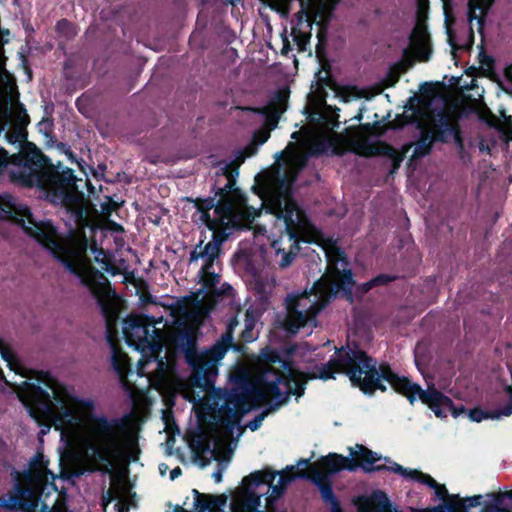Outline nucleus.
<instances>
[{
  "label": "nucleus",
  "mask_w": 512,
  "mask_h": 512,
  "mask_svg": "<svg viewBox=\"0 0 512 512\" xmlns=\"http://www.w3.org/2000/svg\"><path fill=\"white\" fill-rule=\"evenodd\" d=\"M193 202L199 212L210 211L214 208L215 214L219 217V221L222 224H225V220L230 222L235 217V200L230 195L222 193L219 189L215 191L213 197L196 198Z\"/></svg>",
  "instance_id": "10"
},
{
  "label": "nucleus",
  "mask_w": 512,
  "mask_h": 512,
  "mask_svg": "<svg viewBox=\"0 0 512 512\" xmlns=\"http://www.w3.org/2000/svg\"><path fill=\"white\" fill-rule=\"evenodd\" d=\"M383 459L386 462L391 464V465H386V468L384 469V471H391L396 474H400L404 477H408L414 481L425 484L432 489L435 488V486L438 483L429 474H425L416 469H407V468L403 467L402 465H400L394 461H391L390 458H388V457H384Z\"/></svg>",
  "instance_id": "20"
},
{
  "label": "nucleus",
  "mask_w": 512,
  "mask_h": 512,
  "mask_svg": "<svg viewBox=\"0 0 512 512\" xmlns=\"http://www.w3.org/2000/svg\"><path fill=\"white\" fill-rule=\"evenodd\" d=\"M396 276H391L389 274H379L369 280V286L370 287H377V286H384L389 284L390 282L396 280Z\"/></svg>",
  "instance_id": "38"
},
{
  "label": "nucleus",
  "mask_w": 512,
  "mask_h": 512,
  "mask_svg": "<svg viewBox=\"0 0 512 512\" xmlns=\"http://www.w3.org/2000/svg\"><path fill=\"white\" fill-rule=\"evenodd\" d=\"M253 154V148L252 147H246L241 155L240 162L244 161L246 157H250Z\"/></svg>",
  "instance_id": "54"
},
{
  "label": "nucleus",
  "mask_w": 512,
  "mask_h": 512,
  "mask_svg": "<svg viewBox=\"0 0 512 512\" xmlns=\"http://www.w3.org/2000/svg\"><path fill=\"white\" fill-rule=\"evenodd\" d=\"M276 215L284 221L285 235L273 241L271 246L275 250V263L285 269L300 253V243H312L314 240L310 236L316 231L306 212L293 199L286 200L284 206L279 205Z\"/></svg>",
  "instance_id": "6"
},
{
  "label": "nucleus",
  "mask_w": 512,
  "mask_h": 512,
  "mask_svg": "<svg viewBox=\"0 0 512 512\" xmlns=\"http://www.w3.org/2000/svg\"><path fill=\"white\" fill-rule=\"evenodd\" d=\"M495 0H468V20H477L478 31L483 33L485 18Z\"/></svg>",
  "instance_id": "23"
},
{
  "label": "nucleus",
  "mask_w": 512,
  "mask_h": 512,
  "mask_svg": "<svg viewBox=\"0 0 512 512\" xmlns=\"http://www.w3.org/2000/svg\"><path fill=\"white\" fill-rule=\"evenodd\" d=\"M238 224L235 221V217L232 219V221L228 222L225 220V224H222L219 221V224L211 230L213 232L212 234V240L214 243H219V246L222 247V244L228 239L229 233L227 232L228 229L237 227Z\"/></svg>",
  "instance_id": "31"
},
{
  "label": "nucleus",
  "mask_w": 512,
  "mask_h": 512,
  "mask_svg": "<svg viewBox=\"0 0 512 512\" xmlns=\"http://www.w3.org/2000/svg\"><path fill=\"white\" fill-rule=\"evenodd\" d=\"M421 89L424 91V93H429L433 91V84L425 82L422 84Z\"/></svg>",
  "instance_id": "57"
},
{
  "label": "nucleus",
  "mask_w": 512,
  "mask_h": 512,
  "mask_svg": "<svg viewBox=\"0 0 512 512\" xmlns=\"http://www.w3.org/2000/svg\"><path fill=\"white\" fill-rule=\"evenodd\" d=\"M238 325L237 316L231 317L221 337L211 347L201 352L197 349V339L188 328L178 330L175 338L170 340L184 354L185 361L191 368L189 382L192 387L203 392H211L214 389L219 362L230 348L240 350V346L233 343V334Z\"/></svg>",
  "instance_id": "5"
},
{
  "label": "nucleus",
  "mask_w": 512,
  "mask_h": 512,
  "mask_svg": "<svg viewBox=\"0 0 512 512\" xmlns=\"http://www.w3.org/2000/svg\"><path fill=\"white\" fill-rule=\"evenodd\" d=\"M373 499L377 503L378 506L386 507L389 505L388 498L386 494L382 491L374 492Z\"/></svg>",
  "instance_id": "48"
},
{
  "label": "nucleus",
  "mask_w": 512,
  "mask_h": 512,
  "mask_svg": "<svg viewBox=\"0 0 512 512\" xmlns=\"http://www.w3.org/2000/svg\"><path fill=\"white\" fill-rule=\"evenodd\" d=\"M201 220L209 230H213L219 224V217L217 216V219H212L209 211L201 212Z\"/></svg>",
  "instance_id": "45"
},
{
  "label": "nucleus",
  "mask_w": 512,
  "mask_h": 512,
  "mask_svg": "<svg viewBox=\"0 0 512 512\" xmlns=\"http://www.w3.org/2000/svg\"><path fill=\"white\" fill-rule=\"evenodd\" d=\"M297 477L299 479L310 480L318 487L319 491H322L325 487L332 485L330 475L319 470V467L317 466H311L310 473H307L305 470L297 471Z\"/></svg>",
  "instance_id": "27"
},
{
  "label": "nucleus",
  "mask_w": 512,
  "mask_h": 512,
  "mask_svg": "<svg viewBox=\"0 0 512 512\" xmlns=\"http://www.w3.org/2000/svg\"><path fill=\"white\" fill-rule=\"evenodd\" d=\"M20 120H21V122H22V124H23L24 126H26V125L29 123V121H30V120H29V116H28V114H27L26 110H24V111H23V115H22V117L20 118Z\"/></svg>",
  "instance_id": "59"
},
{
  "label": "nucleus",
  "mask_w": 512,
  "mask_h": 512,
  "mask_svg": "<svg viewBox=\"0 0 512 512\" xmlns=\"http://www.w3.org/2000/svg\"><path fill=\"white\" fill-rule=\"evenodd\" d=\"M413 65V58L408 48H405L403 50V58L390 65L386 75L381 79L380 85L382 90L394 87L399 82L401 75L406 73Z\"/></svg>",
  "instance_id": "17"
},
{
  "label": "nucleus",
  "mask_w": 512,
  "mask_h": 512,
  "mask_svg": "<svg viewBox=\"0 0 512 512\" xmlns=\"http://www.w3.org/2000/svg\"><path fill=\"white\" fill-rule=\"evenodd\" d=\"M480 118H481V120L485 121L487 123V125L490 127H496V125L498 123L497 117L488 108H486L485 115H482Z\"/></svg>",
  "instance_id": "47"
},
{
  "label": "nucleus",
  "mask_w": 512,
  "mask_h": 512,
  "mask_svg": "<svg viewBox=\"0 0 512 512\" xmlns=\"http://www.w3.org/2000/svg\"><path fill=\"white\" fill-rule=\"evenodd\" d=\"M55 28L58 33L68 36L73 33L74 27L69 20L61 19L57 21Z\"/></svg>",
  "instance_id": "39"
},
{
  "label": "nucleus",
  "mask_w": 512,
  "mask_h": 512,
  "mask_svg": "<svg viewBox=\"0 0 512 512\" xmlns=\"http://www.w3.org/2000/svg\"><path fill=\"white\" fill-rule=\"evenodd\" d=\"M335 253H336V256H337V260H344L345 259L344 252L340 248L335 247Z\"/></svg>",
  "instance_id": "58"
},
{
  "label": "nucleus",
  "mask_w": 512,
  "mask_h": 512,
  "mask_svg": "<svg viewBox=\"0 0 512 512\" xmlns=\"http://www.w3.org/2000/svg\"><path fill=\"white\" fill-rule=\"evenodd\" d=\"M354 140H347L343 135L335 134L329 137H321L315 140L311 147V153L314 156H320L328 153L333 156H344L351 151Z\"/></svg>",
  "instance_id": "16"
},
{
  "label": "nucleus",
  "mask_w": 512,
  "mask_h": 512,
  "mask_svg": "<svg viewBox=\"0 0 512 512\" xmlns=\"http://www.w3.org/2000/svg\"><path fill=\"white\" fill-rule=\"evenodd\" d=\"M40 512H53V510H51L47 504L43 503L40 508Z\"/></svg>",
  "instance_id": "64"
},
{
  "label": "nucleus",
  "mask_w": 512,
  "mask_h": 512,
  "mask_svg": "<svg viewBox=\"0 0 512 512\" xmlns=\"http://www.w3.org/2000/svg\"><path fill=\"white\" fill-rule=\"evenodd\" d=\"M428 37V32H427V28L426 26H420V25H417L411 36H410V40L411 42L419 47L421 50H423V53L421 54L420 56V60L421 61H428L429 59V53L430 51L427 50L426 46H425V41H426V38Z\"/></svg>",
  "instance_id": "28"
},
{
  "label": "nucleus",
  "mask_w": 512,
  "mask_h": 512,
  "mask_svg": "<svg viewBox=\"0 0 512 512\" xmlns=\"http://www.w3.org/2000/svg\"><path fill=\"white\" fill-rule=\"evenodd\" d=\"M468 416L471 421L481 422L484 419H499L503 415L498 414V409L487 411L480 407H475L468 411Z\"/></svg>",
  "instance_id": "32"
},
{
  "label": "nucleus",
  "mask_w": 512,
  "mask_h": 512,
  "mask_svg": "<svg viewBox=\"0 0 512 512\" xmlns=\"http://www.w3.org/2000/svg\"><path fill=\"white\" fill-rule=\"evenodd\" d=\"M126 341L129 345H135L142 352L150 350L152 353H157L163 347V340L161 339H126Z\"/></svg>",
  "instance_id": "30"
},
{
  "label": "nucleus",
  "mask_w": 512,
  "mask_h": 512,
  "mask_svg": "<svg viewBox=\"0 0 512 512\" xmlns=\"http://www.w3.org/2000/svg\"><path fill=\"white\" fill-rule=\"evenodd\" d=\"M257 388H259V384L249 392L232 391L227 394L226 403L223 408L231 418V420L228 421L231 427L255 406L256 403L253 401V391Z\"/></svg>",
  "instance_id": "12"
},
{
  "label": "nucleus",
  "mask_w": 512,
  "mask_h": 512,
  "mask_svg": "<svg viewBox=\"0 0 512 512\" xmlns=\"http://www.w3.org/2000/svg\"><path fill=\"white\" fill-rule=\"evenodd\" d=\"M251 486H243V495L234 498L231 506L234 512H262L258 509L261 497L250 489Z\"/></svg>",
  "instance_id": "22"
},
{
  "label": "nucleus",
  "mask_w": 512,
  "mask_h": 512,
  "mask_svg": "<svg viewBox=\"0 0 512 512\" xmlns=\"http://www.w3.org/2000/svg\"><path fill=\"white\" fill-rule=\"evenodd\" d=\"M14 212V203L10 196L1 197L0 196V215L3 218H12Z\"/></svg>",
  "instance_id": "36"
},
{
  "label": "nucleus",
  "mask_w": 512,
  "mask_h": 512,
  "mask_svg": "<svg viewBox=\"0 0 512 512\" xmlns=\"http://www.w3.org/2000/svg\"><path fill=\"white\" fill-rule=\"evenodd\" d=\"M320 493L323 501L329 503L332 506V512H342L340 503L334 494L332 485L325 487V489H322Z\"/></svg>",
  "instance_id": "34"
},
{
  "label": "nucleus",
  "mask_w": 512,
  "mask_h": 512,
  "mask_svg": "<svg viewBox=\"0 0 512 512\" xmlns=\"http://www.w3.org/2000/svg\"><path fill=\"white\" fill-rule=\"evenodd\" d=\"M299 306V301L294 299L287 307L288 313L283 323V327L287 332L292 334H296L305 326L315 324L316 316L320 310V308L316 307L315 304L310 305V307L305 310H299Z\"/></svg>",
  "instance_id": "13"
},
{
  "label": "nucleus",
  "mask_w": 512,
  "mask_h": 512,
  "mask_svg": "<svg viewBox=\"0 0 512 512\" xmlns=\"http://www.w3.org/2000/svg\"><path fill=\"white\" fill-rule=\"evenodd\" d=\"M439 131L444 134L445 141L440 143H448L453 138L455 144L460 149H464V139L462 130L457 121L451 120L450 116L445 112H440L438 115Z\"/></svg>",
  "instance_id": "19"
},
{
  "label": "nucleus",
  "mask_w": 512,
  "mask_h": 512,
  "mask_svg": "<svg viewBox=\"0 0 512 512\" xmlns=\"http://www.w3.org/2000/svg\"><path fill=\"white\" fill-rule=\"evenodd\" d=\"M433 489L435 490L436 497L444 500L445 505L450 501L451 495L448 493L445 485L437 483V485Z\"/></svg>",
  "instance_id": "43"
},
{
  "label": "nucleus",
  "mask_w": 512,
  "mask_h": 512,
  "mask_svg": "<svg viewBox=\"0 0 512 512\" xmlns=\"http://www.w3.org/2000/svg\"><path fill=\"white\" fill-rule=\"evenodd\" d=\"M260 359L263 368L259 376V388L253 391V401L264 403L268 407L248 423L247 426L252 431L261 426L268 413L285 405L290 396H303L308 380L319 378L327 381L335 379L338 373L347 375L352 385L358 387L364 394L372 395L376 390L386 392L387 387L382 383L386 381L396 393L406 397L411 405L418 398L438 418H445L448 413L456 418V406L450 397L437 390L434 385L423 390L418 383L398 375L387 362H382L377 367V361L361 349L357 342L337 349L335 357L316 367L317 372L299 371L295 368L289 352L283 356L281 352L272 348L263 349Z\"/></svg>",
  "instance_id": "1"
},
{
  "label": "nucleus",
  "mask_w": 512,
  "mask_h": 512,
  "mask_svg": "<svg viewBox=\"0 0 512 512\" xmlns=\"http://www.w3.org/2000/svg\"><path fill=\"white\" fill-rule=\"evenodd\" d=\"M106 169V164L100 163L96 168L91 167V172L95 179L100 180L104 178Z\"/></svg>",
  "instance_id": "49"
},
{
  "label": "nucleus",
  "mask_w": 512,
  "mask_h": 512,
  "mask_svg": "<svg viewBox=\"0 0 512 512\" xmlns=\"http://www.w3.org/2000/svg\"><path fill=\"white\" fill-rule=\"evenodd\" d=\"M192 493L194 496L193 512H220L221 507L227 502V497L224 494H206L197 489H193Z\"/></svg>",
  "instance_id": "18"
},
{
  "label": "nucleus",
  "mask_w": 512,
  "mask_h": 512,
  "mask_svg": "<svg viewBox=\"0 0 512 512\" xmlns=\"http://www.w3.org/2000/svg\"><path fill=\"white\" fill-rule=\"evenodd\" d=\"M428 0H418V13L420 14L423 10L424 4L427 7Z\"/></svg>",
  "instance_id": "60"
},
{
  "label": "nucleus",
  "mask_w": 512,
  "mask_h": 512,
  "mask_svg": "<svg viewBox=\"0 0 512 512\" xmlns=\"http://www.w3.org/2000/svg\"><path fill=\"white\" fill-rule=\"evenodd\" d=\"M119 207V205L113 201L111 198H109V202L108 203H105L102 205V208L104 211H107V212H113L115 210H117Z\"/></svg>",
  "instance_id": "51"
},
{
  "label": "nucleus",
  "mask_w": 512,
  "mask_h": 512,
  "mask_svg": "<svg viewBox=\"0 0 512 512\" xmlns=\"http://www.w3.org/2000/svg\"><path fill=\"white\" fill-rule=\"evenodd\" d=\"M353 146L351 148V152L364 156L371 157L376 155H385L391 158L392 160V171H395L400 168L401 163L403 162L406 153L412 147V144H406L403 146L402 151H397L393 146L387 143L381 144V149H377L374 145L365 141H353Z\"/></svg>",
  "instance_id": "11"
},
{
  "label": "nucleus",
  "mask_w": 512,
  "mask_h": 512,
  "mask_svg": "<svg viewBox=\"0 0 512 512\" xmlns=\"http://www.w3.org/2000/svg\"><path fill=\"white\" fill-rule=\"evenodd\" d=\"M300 465L310 468L313 464H310V459H301L298 461V466H300Z\"/></svg>",
  "instance_id": "61"
},
{
  "label": "nucleus",
  "mask_w": 512,
  "mask_h": 512,
  "mask_svg": "<svg viewBox=\"0 0 512 512\" xmlns=\"http://www.w3.org/2000/svg\"><path fill=\"white\" fill-rule=\"evenodd\" d=\"M10 143L24 142L19 153L15 154V168L8 177L12 184L21 188H38L45 191L52 202L62 200L69 189L75 186L74 171L66 168L59 171L34 143L27 141L24 130H16L8 135Z\"/></svg>",
  "instance_id": "3"
},
{
  "label": "nucleus",
  "mask_w": 512,
  "mask_h": 512,
  "mask_svg": "<svg viewBox=\"0 0 512 512\" xmlns=\"http://www.w3.org/2000/svg\"><path fill=\"white\" fill-rule=\"evenodd\" d=\"M289 95V88H281L274 92L267 105L247 107L245 109L263 116L265 118V125L268 128L267 130L271 131L277 127L281 115L286 111Z\"/></svg>",
  "instance_id": "9"
},
{
  "label": "nucleus",
  "mask_w": 512,
  "mask_h": 512,
  "mask_svg": "<svg viewBox=\"0 0 512 512\" xmlns=\"http://www.w3.org/2000/svg\"><path fill=\"white\" fill-rule=\"evenodd\" d=\"M8 159H9L8 152L4 148L0 147V170H2L3 168H5L7 166Z\"/></svg>",
  "instance_id": "50"
},
{
  "label": "nucleus",
  "mask_w": 512,
  "mask_h": 512,
  "mask_svg": "<svg viewBox=\"0 0 512 512\" xmlns=\"http://www.w3.org/2000/svg\"><path fill=\"white\" fill-rule=\"evenodd\" d=\"M25 376L35 379L37 384L23 381L18 387L17 396L30 417L41 427V434L49 432L52 426L62 429L72 424L75 413L71 405H74L83 411L85 446L91 451L92 459L100 464L95 470L111 473L116 462L126 459L127 416L97 415L94 400L71 394L48 371L30 369Z\"/></svg>",
  "instance_id": "2"
},
{
  "label": "nucleus",
  "mask_w": 512,
  "mask_h": 512,
  "mask_svg": "<svg viewBox=\"0 0 512 512\" xmlns=\"http://www.w3.org/2000/svg\"><path fill=\"white\" fill-rule=\"evenodd\" d=\"M239 165V163H229L221 168L222 175L227 178V183L223 187L218 188L222 193L230 195V197L235 201L245 200V196L242 191L236 187V177L239 174Z\"/></svg>",
  "instance_id": "21"
},
{
  "label": "nucleus",
  "mask_w": 512,
  "mask_h": 512,
  "mask_svg": "<svg viewBox=\"0 0 512 512\" xmlns=\"http://www.w3.org/2000/svg\"><path fill=\"white\" fill-rule=\"evenodd\" d=\"M221 254V246L219 243H214L213 241H209L201 251H197L195 248L189 257V262H195L199 258L204 259L205 263L200 269V274L202 276H208L209 280L205 281V286H213L218 282V275L210 270L213 268L214 261Z\"/></svg>",
  "instance_id": "15"
},
{
  "label": "nucleus",
  "mask_w": 512,
  "mask_h": 512,
  "mask_svg": "<svg viewBox=\"0 0 512 512\" xmlns=\"http://www.w3.org/2000/svg\"><path fill=\"white\" fill-rule=\"evenodd\" d=\"M197 448L201 452H208V451H210V444L208 442H204V441L199 440L197 442Z\"/></svg>",
  "instance_id": "52"
},
{
  "label": "nucleus",
  "mask_w": 512,
  "mask_h": 512,
  "mask_svg": "<svg viewBox=\"0 0 512 512\" xmlns=\"http://www.w3.org/2000/svg\"><path fill=\"white\" fill-rule=\"evenodd\" d=\"M115 339H113V336L111 334V328H110V325L108 324L107 325V342L111 345L112 347V364L114 366V368L118 371L121 370V366H120V358L122 359H125L127 356L125 353H123L122 351H120L118 349V347L116 346V343H115Z\"/></svg>",
  "instance_id": "33"
},
{
  "label": "nucleus",
  "mask_w": 512,
  "mask_h": 512,
  "mask_svg": "<svg viewBox=\"0 0 512 512\" xmlns=\"http://www.w3.org/2000/svg\"><path fill=\"white\" fill-rule=\"evenodd\" d=\"M258 321L257 316L255 315L254 311L248 309L245 312V327L244 330L240 334V339L245 343L253 342L257 335L254 332L256 323Z\"/></svg>",
  "instance_id": "29"
},
{
  "label": "nucleus",
  "mask_w": 512,
  "mask_h": 512,
  "mask_svg": "<svg viewBox=\"0 0 512 512\" xmlns=\"http://www.w3.org/2000/svg\"><path fill=\"white\" fill-rule=\"evenodd\" d=\"M29 224L30 226L24 227L26 234L36 239L70 274L76 276L81 285L89 289L102 312L106 313L110 306V300L116 296V293L104 274L83 263V251L60 241L57 229L50 221L35 222L30 217Z\"/></svg>",
  "instance_id": "4"
},
{
  "label": "nucleus",
  "mask_w": 512,
  "mask_h": 512,
  "mask_svg": "<svg viewBox=\"0 0 512 512\" xmlns=\"http://www.w3.org/2000/svg\"><path fill=\"white\" fill-rule=\"evenodd\" d=\"M445 141L444 134L439 131L438 117L435 118L429 127H422L418 140L414 144L411 159L417 160L431 154L436 142Z\"/></svg>",
  "instance_id": "14"
},
{
  "label": "nucleus",
  "mask_w": 512,
  "mask_h": 512,
  "mask_svg": "<svg viewBox=\"0 0 512 512\" xmlns=\"http://www.w3.org/2000/svg\"><path fill=\"white\" fill-rule=\"evenodd\" d=\"M119 497V490L115 487H110L104 494H103V503L105 505L113 502Z\"/></svg>",
  "instance_id": "46"
},
{
  "label": "nucleus",
  "mask_w": 512,
  "mask_h": 512,
  "mask_svg": "<svg viewBox=\"0 0 512 512\" xmlns=\"http://www.w3.org/2000/svg\"><path fill=\"white\" fill-rule=\"evenodd\" d=\"M279 474L278 471L266 467L263 470H257L245 476L242 479L243 486H259L261 484H267L272 486L276 476Z\"/></svg>",
  "instance_id": "25"
},
{
  "label": "nucleus",
  "mask_w": 512,
  "mask_h": 512,
  "mask_svg": "<svg viewBox=\"0 0 512 512\" xmlns=\"http://www.w3.org/2000/svg\"><path fill=\"white\" fill-rule=\"evenodd\" d=\"M504 391L509 396L510 400L503 408L498 409V414L508 417L512 415V385L505 386Z\"/></svg>",
  "instance_id": "40"
},
{
  "label": "nucleus",
  "mask_w": 512,
  "mask_h": 512,
  "mask_svg": "<svg viewBox=\"0 0 512 512\" xmlns=\"http://www.w3.org/2000/svg\"><path fill=\"white\" fill-rule=\"evenodd\" d=\"M269 489H271L270 495L266 498V505L268 509H272L275 507L276 501L284 494L286 489L279 484L269 486Z\"/></svg>",
  "instance_id": "35"
},
{
  "label": "nucleus",
  "mask_w": 512,
  "mask_h": 512,
  "mask_svg": "<svg viewBox=\"0 0 512 512\" xmlns=\"http://www.w3.org/2000/svg\"><path fill=\"white\" fill-rule=\"evenodd\" d=\"M132 327L133 328H138V329H141L143 330L145 336H147L149 334V326H144L140 323H137L136 321L132 324Z\"/></svg>",
  "instance_id": "55"
},
{
  "label": "nucleus",
  "mask_w": 512,
  "mask_h": 512,
  "mask_svg": "<svg viewBox=\"0 0 512 512\" xmlns=\"http://www.w3.org/2000/svg\"><path fill=\"white\" fill-rule=\"evenodd\" d=\"M141 299L144 303H154L153 297L150 294L147 296H141Z\"/></svg>",
  "instance_id": "62"
},
{
  "label": "nucleus",
  "mask_w": 512,
  "mask_h": 512,
  "mask_svg": "<svg viewBox=\"0 0 512 512\" xmlns=\"http://www.w3.org/2000/svg\"><path fill=\"white\" fill-rule=\"evenodd\" d=\"M331 278V284L336 292L343 291L345 293L351 294L355 285V281L350 269H344L341 271L335 268Z\"/></svg>",
  "instance_id": "26"
},
{
  "label": "nucleus",
  "mask_w": 512,
  "mask_h": 512,
  "mask_svg": "<svg viewBox=\"0 0 512 512\" xmlns=\"http://www.w3.org/2000/svg\"><path fill=\"white\" fill-rule=\"evenodd\" d=\"M270 138V131L265 129L257 130L253 134V140L258 145H263Z\"/></svg>",
  "instance_id": "44"
},
{
  "label": "nucleus",
  "mask_w": 512,
  "mask_h": 512,
  "mask_svg": "<svg viewBox=\"0 0 512 512\" xmlns=\"http://www.w3.org/2000/svg\"><path fill=\"white\" fill-rule=\"evenodd\" d=\"M356 448L357 451H353V449L350 448V455L354 459H350L337 453H329L328 455L321 457L312 466L319 467V470L324 473H328L330 476L342 470L353 472L356 471L358 467L367 473L384 471L386 468L385 464L376 465L379 460L383 459L381 455L368 449L362 444H356Z\"/></svg>",
  "instance_id": "8"
},
{
  "label": "nucleus",
  "mask_w": 512,
  "mask_h": 512,
  "mask_svg": "<svg viewBox=\"0 0 512 512\" xmlns=\"http://www.w3.org/2000/svg\"><path fill=\"white\" fill-rule=\"evenodd\" d=\"M182 474V470L179 466L175 467L170 472V479L175 480L177 477H179Z\"/></svg>",
  "instance_id": "53"
},
{
  "label": "nucleus",
  "mask_w": 512,
  "mask_h": 512,
  "mask_svg": "<svg viewBox=\"0 0 512 512\" xmlns=\"http://www.w3.org/2000/svg\"><path fill=\"white\" fill-rule=\"evenodd\" d=\"M0 354H1L2 359L7 362L10 369L15 370V367H14L15 366V355H14V353L8 347L1 346Z\"/></svg>",
  "instance_id": "41"
},
{
  "label": "nucleus",
  "mask_w": 512,
  "mask_h": 512,
  "mask_svg": "<svg viewBox=\"0 0 512 512\" xmlns=\"http://www.w3.org/2000/svg\"><path fill=\"white\" fill-rule=\"evenodd\" d=\"M212 477L214 478L215 482L216 483H219L222 481V469L221 468H218L217 471H215L213 474H212Z\"/></svg>",
  "instance_id": "56"
},
{
  "label": "nucleus",
  "mask_w": 512,
  "mask_h": 512,
  "mask_svg": "<svg viewBox=\"0 0 512 512\" xmlns=\"http://www.w3.org/2000/svg\"><path fill=\"white\" fill-rule=\"evenodd\" d=\"M493 502L486 504L481 512H512V489L488 494Z\"/></svg>",
  "instance_id": "24"
},
{
  "label": "nucleus",
  "mask_w": 512,
  "mask_h": 512,
  "mask_svg": "<svg viewBox=\"0 0 512 512\" xmlns=\"http://www.w3.org/2000/svg\"><path fill=\"white\" fill-rule=\"evenodd\" d=\"M48 461L44 459L43 454L37 453L30 461V467L34 470H41L46 467Z\"/></svg>",
  "instance_id": "42"
},
{
  "label": "nucleus",
  "mask_w": 512,
  "mask_h": 512,
  "mask_svg": "<svg viewBox=\"0 0 512 512\" xmlns=\"http://www.w3.org/2000/svg\"><path fill=\"white\" fill-rule=\"evenodd\" d=\"M12 489L0 496V508L7 511L36 512L42 487L31 470L13 473Z\"/></svg>",
  "instance_id": "7"
},
{
  "label": "nucleus",
  "mask_w": 512,
  "mask_h": 512,
  "mask_svg": "<svg viewBox=\"0 0 512 512\" xmlns=\"http://www.w3.org/2000/svg\"><path fill=\"white\" fill-rule=\"evenodd\" d=\"M174 512H193V511H188V510H186L185 508H183L182 506H180V505H176V506L174 507Z\"/></svg>",
  "instance_id": "63"
},
{
  "label": "nucleus",
  "mask_w": 512,
  "mask_h": 512,
  "mask_svg": "<svg viewBox=\"0 0 512 512\" xmlns=\"http://www.w3.org/2000/svg\"><path fill=\"white\" fill-rule=\"evenodd\" d=\"M280 476L278 484L285 489H287V486L297 477V473L294 474V466H287L285 470L279 472L278 474Z\"/></svg>",
  "instance_id": "37"
}]
</instances>
